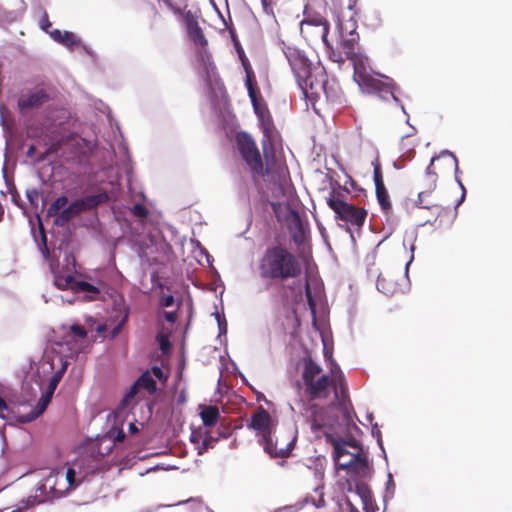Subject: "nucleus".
<instances>
[{"label":"nucleus","instance_id":"1","mask_svg":"<svg viewBox=\"0 0 512 512\" xmlns=\"http://www.w3.org/2000/svg\"><path fill=\"white\" fill-rule=\"evenodd\" d=\"M254 112L257 115L260 127L263 133L261 140L263 158L256 145L254 139L246 132H239L236 134L237 149L249 167L253 179L265 178L271 176L274 178V173H278L276 168V158L274 151V142L277 137V129L274 125L272 115L265 103H261V93L249 96Z\"/></svg>","mask_w":512,"mask_h":512},{"label":"nucleus","instance_id":"2","mask_svg":"<svg viewBox=\"0 0 512 512\" xmlns=\"http://www.w3.org/2000/svg\"><path fill=\"white\" fill-rule=\"evenodd\" d=\"M359 34L340 36V47L343 50L345 58L350 60L354 68V80L357 84L366 89L369 93H379L385 98L390 95L394 100L397 98L394 94V83L384 82L371 73L368 58L359 52Z\"/></svg>","mask_w":512,"mask_h":512},{"label":"nucleus","instance_id":"3","mask_svg":"<svg viewBox=\"0 0 512 512\" xmlns=\"http://www.w3.org/2000/svg\"><path fill=\"white\" fill-rule=\"evenodd\" d=\"M258 272L265 281L283 282L299 277L302 265L294 253L278 244L266 248L258 261Z\"/></svg>","mask_w":512,"mask_h":512},{"label":"nucleus","instance_id":"4","mask_svg":"<svg viewBox=\"0 0 512 512\" xmlns=\"http://www.w3.org/2000/svg\"><path fill=\"white\" fill-rule=\"evenodd\" d=\"M322 367L311 358L305 360L303 365L302 379L305 385V392L311 400L326 399L330 394V389H337L340 383L346 385L344 376L340 368L333 364L331 373L333 377L322 374Z\"/></svg>","mask_w":512,"mask_h":512},{"label":"nucleus","instance_id":"5","mask_svg":"<svg viewBox=\"0 0 512 512\" xmlns=\"http://www.w3.org/2000/svg\"><path fill=\"white\" fill-rule=\"evenodd\" d=\"M326 6L325 0H312L306 3L304 19L300 25L301 34L305 39L326 42L330 30L329 22L323 15Z\"/></svg>","mask_w":512,"mask_h":512},{"label":"nucleus","instance_id":"6","mask_svg":"<svg viewBox=\"0 0 512 512\" xmlns=\"http://www.w3.org/2000/svg\"><path fill=\"white\" fill-rule=\"evenodd\" d=\"M326 441L333 446V457L339 469L346 470L348 473H353L356 475L366 474L369 468V462L367 456L364 453L349 452L346 449V440L334 437L330 434L326 435Z\"/></svg>","mask_w":512,"mask_h":512},{"label":"nucleus","instance_id":"7","mask_svg":"<svg viewBox=\"0 0 512 512\" xmlns=\"http://www.w3.org/2000/svg\"><path fill=\"white\" fill-rule=\"evenodd\" d=\"M329 208L335 213L337 220L360 230L366 221L367 210L345 201V196L341 192L332 189L326 198Z\"/></svg>","mask_w":512,"mask_h":512},{"label":"nucleus","instance_id":"8","mask_svg":"<svg viewBox=\"0 0 512 512\" xmlns=\"http://www.w3.org/2000/svg\"><path fill=\"white\" fill-rule=\"evenodd\" d=\"M315 79L309 82L308 88L304 91V95L311 99H320L324 96L329 102H340L342 99V90L335 80H329L325 68L316 66Z\"/></svg>","mask_w":512,"mask_h":512},{"label":"nucleus","instance_id":"9","mask_svg":"<svg viewBox=\"0 0 512 512\" xmlns=\"http://www.w3.org/2000/svg\"><path fill=\"white\" fill-rule=\"evenodd\" d=\"M283 52L293 71L298 86L302 92L306 91L309 82H313L315 79L314 72L317 65H314L302 51L295 47L285 46Z\"/></svg>","mask_w":512,"mask_h":512},{"label":"nucleus","instance_id":"10","mask_svg":"<svg viewBox=\"0 0 512 512\" xmlns=\"http://www.w3.org/2000/svg\"><path fill=\"white\" fill-rule=\"evenodd\" d=\"M108 200L109 196L105 191L75 200L61 211L59 216L55 219V224L63 226L81 212L96 208L100 204L106 203Z\"/></svg>","mask_w":512,"mask_h":512},{"label":"nucleus","instance_id":"11","mask_svg":"<svg viewBox=\"0 0 512 512\" xmlns=\"http://www.w3.org/2000/svg\"><path fill=\"white\" fill-rule=\"evenodd\" d=\"M458 169V159L450 151L444 150L438 156L432 157L426 169V177L427 181L430 182V188H436L439 174L457 172Z\"/></svg>","mask_w":512,"mask_h":512},{"label":"nucleus","instance_id":"12","mask_svg":"<svg viewBox=\"0 0 512 512\" xmlns=\"http://www.w3.org/2000/svg\"><path fill=\"white\" fill-rule=\"evenodd\" d=\"M54 88L50 86H38L21 93L17 100V107L21 114L38 109L53 99Z\"/></svg>","mask_w":512,"mask_h":512},{"label":"nucleus","instance_id":"13","mask_svg":"<svg viewBox=\"0 0 512 512\" xmlns=\"http://www.w3.org/2000/svg\"><path fill=\"white\" fill-rule=\"evenodd\" d=\"M184 24L190 41L197 47L205 48L208 45V40L199 26L197 16L190 10L184 13Z\"/></svg>","mask_w":512,"mask_h":512},{"label":"nucleus","instance_id":"14","mask_svg":"<svg viewBox=\"0 0 512 512\" xmlns=\"http://www.w3.org/2000/svg\"><path fill=\"white\" fill-rule=\"evenodd\" d=\"M155 378L161 382H165L167 380V375L164 374L160 367L153 366L150 370H146L141 374V376L136 380L137 385L140 386L141 389L147 391L150 395H153L157 391Z\"/></svg>","mask_w":512,"mask_h":512},{"label":"nucleus","instance_id":"15","mask_svg":"<svg viewBox=\"0 0 512 512\" xmlns=\"http://www.w3.org/2000/svg\"><path fill=\"white\" fill-rule=\"evenodd\" d=\"M59 382L56 379H49V383L46 391L42 394L40 399L38 400L34 409L26 416L23 417V422H30L39 417L47 408L50 403L53 394L58 386Z\"/></svg>","mask_w":512,"mask_h":512},{"label":"nucleus","instance_id":"16","mask_svg":"<svg viewBox=\"0 0 512 512\" xmlns=\"http://www.w3.org/2000/svg\"><path fill=\"white\" fill-rule=\"evenodd\" d=\"M377 289L386 296H393L402 291V285L392 271H385L378 275Z\"/></svg>","mask_w":512,"mask_h":512},{"label":"nucleus","instance_id":"17","mask_svg":"<svg viewBox=\"0 0 512 512\" xmlns=\"http://www.w3.org/2000/svg\"><path fill=\"white\" fill-rule=\"evenodd\" d=\"M249 428L255 430L259 435L265 436L271 434V416L263 407H260L251 416Z\"/></svg>","mask_w":512,"mask_h":512},{"label":"nucleus","instance_id":"18","mask_svg":"<svg viewBox=\"0 0 512 512\" xmlns=\"http://www.w3.org/2000/svg\"><path fill=\"white\" fill-rule=\"evenodd\" d=\"M335 399L345 421L347 423L353 422V417L356 416V414L349 400L346 385L340 383V392H338V389H335Z\"/></svg>","mask_w":512,"mask_h":512},{"label":"nucleus","instance_id":"19","mask_svg":"<svg viewBox=\"0 0 512 512\" xmlns=\"http://www.w3.org/2000/svg\"><path fill=\"white\" fill-rule=\"evenodd\" d=\"M435 188H430V182L427 181V189L418 193L416 205L419 208L434 210L437 215L443 210V206L433 197L432 193Z\"/></svg>","mask_w":512,"mask_h":512},{"label":"nucleus","instance_id":"20","mask_svg":"<svg viewBox=\"0 0 512 512\" xmlns=\"http://www.w3.org/2000/svg\"><path fill=\"white\" fill-rule=\"evenodd\" d=\"M49 34L54 41L62 44L69 50H75L81 46V39L73 32L54 29Z\"/></svg>","mask_w":512,"mask_h":512},{"label":"nucleus","instance_id":"21","mask_svg":"<svg viewBox=\"0 0 512 512\" xmlns=\"http://www.w3.org/2000/svg\"><path fill=\"white\" fill-rule=\"evenodd\" d=\"M260 442L264 451L272 458H285L290 454L289 447H277V439L273 440L272 433L262 436Z\"/></svg>","mask_w":512,"mask_h":512},{"label":"nucleus","instance_id":"22","mask_svg":"<svg viewBox=\"0 0 512 512\" xmlns=\"http://www.w3.org/2000/svg\"><path fill=\"white\" fill-rule=\"evenodd\" d=\"M240 57H241L242 66L244 68L245 75H246L245 84H246V88L248 91V95L252 96L254 94H260V90L257 85V80L255 77V73L251 67L249 60L245 56L240 55Z\"/></svg>","mask_w":512,"mask_h":512},{"label":"nucleus","instance_id":"23","mask_svg":"<svg viewBox=\"0 0 512 512\" xmlns=\"http://www.w3.org/2000/svg\"><path fill=\"white\" fill-rule=\"evenodd\" d=\"M53 275L54 284L58 289H70L73 291L74 284L76 283V278L73 276L72 272L68 274H63L58 270H53Z\"/></svg>","mask_w":512,"mask_h":512},{"label":"nucleus","instance_id":"24","mask_svg":"<svg viewBox=\"0 0 512 512\" xmlns=\"http://www.w3.org/2000/svg\"><path fill=\"white\" fill-rule=\"evenodd\" d=\"M201 419H202V422L205 426H214L219 417H220V413H219V409L217 406H207L205 407L202 411H201Z\"/></svg>","mask_w":512,"mask_h":512},{"label":"nucleus","instance_id":"25","mask_svg":"<svg viewBox=\"0 0 512 512\" xmlns=\"http://www.w3.org/2000/svg\"><path fill=\"white\" fill-rule=\"evenodd\" d=\"M73 292H85L88 293V299L89 300H95L97 298V295L100 293V288L90 284L86 281H77L74 284Z\"/></svg>","mask_w":512,"mask_h":512},{"label":"nucleus","instance_id":"26","mask_svg":"<svg viewBox=\"0 0 512 512\" xmlns=\"http://www.w3.org/2000/svg\"><path fill=\"white\" fill-rule=\"evenodd\" d=\"M357 27H358L357 21L354 20L353 18L346 20V21L339 19L338 23H337V28H338L340 36H348L351 34H358Z\"/></svg>","mask_w":512,"mask_h":512},{"label":"nucleus","instance_id":"27","mask_svg":"<svg viewBox=\"0 0 512 512\" xmlns=\"http://www.w3.org/2000/svg\"><path fill=\"white\" fill-rule=\"evenodd\" d=\"M375 188H376V197H377L378 203H379L381 209L387 213L392 207L388 191H387L385 185L378 186Z\"/></svg>","mask_w":512,"mask_h":512},{"label":"nucleus","instance_id":"28","mask_svg":"<svg viewBox=\"0 0 512 512\" xmlns=\"http://www.w3.org/2000/svg\"><path fill=\"white\" fill-rule=\"evenodd\" d=\"M68 204V198L66 196H60L50 205L47 210V215L50 217H58L63 209Z\"/></svg>","mask_w":512,"mask_h":512},{"label":"nucleus","instance_id":"29","mask_svg":"<svg viewBox=\"0 0 512 512\" xmlns=\"http://www.w3.org/2000/svg\"><path fill=\"white\" fill-rule=\"evenodd\" d=\"M323 44L325 45V47L327 49V53H328L330 60H332L333 62H336L338 64L344 63L345 58L343 57V54H344L343 50L342 51L336 50L332 46V44L329 42L328 37H326V42H323Z\"/></svg>","mask_w":512,"mask_h":512},{"label":"nucleus","instance_id":"30","mask_svg":"<svg viewBox=\"0 0 512 512\" xmlns=\"http://www.w3.org/2000/svg\"><path fill=\"white\" fill-rule=\"evenodd\" d=\"M372 165H373V176H374L373 178H374L375 187L384 186L385 184H384L381 164H380L379 160L375 159L372 162Z\"/></svg>","mask_w":512,"mask_h":512},{"label":"nucleus","instance_id":"31","mask_svg":"<svg viewBox=\"0 0 512 512\" xmlns=\"http://www.w3.org/2000/svg\"><path fill=\"white\" fill-rule=\"evenodd\" d=\"M140 389V386L137 385V381H135V383L130 387L128 392L124 395L122 404L124 406H128L134 400L135 396L137 395Z\"/></svg>","mask_w":512,"mask_h":512},{"label":"nucleus","instance_id":"32","mask_svg":"<svg viewBox=\"0 0 512 512\" xmlns=\"http://www.w3.org/2000/svg\"><path fill=\"white\" fill-rule=\"evenodd\" d=\"M215 441H216V439L213 438L212 436L205 437L203 439V441L201 442V444L197 446L198 454L202 455L205 452H207L210 448L213 447Z\"/></svg>","mask_w":512,"mask_h":512},{"label":"nucleus","instance_id":"33","mask_svg":"<svg viewBox=\"0 0 512 512\" xmlns=\"http://www.w3.org/2000/svg\"><path fill=\"white\" fill-rule=\"evenodd\" d=\"M66 481L69 488H74L79 485L80 481L76 480V472L73 468H68L65 474Z\"/></svg>","mask_w":512,"mask_h":512},{"label":"nucleus","instance_id":"34","mask_svg":"<svg viewBox=\"0 0 512 512\" xmlns=\"http://www.w3.org/2000/svg\"><path fill=\"white\" fill-rule=\"evenodd\" d=\"M132 213L133 215L139 218H146L149 214L148 209L143 204L140 203L134 204L132 208Z\"/></svg>","mask_w":512,"mask_h":512},{"label":"nucleus","instance_id":"35","mask_svg":"<svg viewBox=\"0 0 512 512\" xmlns=\"http://www.w3.org/2000/svg\"><path fill=\"white\" fill-rule=\"evenodd\" d=\"M305 296H306L307 303H308L311 311L313 313H315L316 303H315V300L313 298V295H312V292H311V288H310V284H309L308 281H306V283H305Z\"/></svg>","mask_w":512,"mask_h":512},{"label":"nucleus","instance_id":"36","mask_svg":"<svg viewBox=\"0 0 512 512\" xmlns=\"http://www.w3.org/2000/svg\"><path fill=\"white\" fill-rule=\"evenodd\" d=\"M157 341L159 342L160 349L163 353L167 352L170 349V342L167 336L159 334L157 336Z\"/></svg>","mask_w":512,"mask_h":512},{"label":"nucleus","instance_id":"37","mask_svg":"<svg viewBox=\"0 0 512 512\" xmlns=\"http://www.w3.org/2000/svg\"><path fill=\"white\" fill-rule=\"evenodd\" d=\"M71 332L77 336L78 338L85 339L87 337V331L85 328L81 325H72L71 326Z\"/></svg>","mask_w":512,"mask_h":512},{"label":"nucleus","instance_id":"38","mask_svg":"<svg viewBox=\"0 0 512 512\" xmlns=\"http://www.w3.org/2000/svg\"><path fill=\"white\" fill-rule=\"evenodd\" d=\"M40 27L45 32H48V28L51 27V22L49 21L48 14L46 12H44L42 17H41Z\"/></svg>","mask_w":512,"mask_h":512},{"label":"nucleus","instance_id":"39","mask_svg":"<svg viewBox=\"0 0 512 512\" xmlns=\"http://www.w3.org/2000/svg\"><path fill=\"white\" fill-rule=\"evenodd\" d=\"M174 304V297L172 295H164L161 298L160 305L162 307H170Z\"/></svg>","mask_w":512,"mask_h":512},{"label":"nucleus","instance_id":"40","mask_svg":"<svg viewBox=\"0 0 512 512\" xmlns=\"http://www.w3.org/2000/svg\"><path fill=\"white\" fill-rule=\"evenodd\" d=\"M66 368H67V363H63L62 367L57 370L53 375H52V379H56V381L60 382L65 371H66Z\"/></svg>","mask_w":512,"mask_h":512},{"label":"nucleus","instance_id":"41","mask_svg":"<svg viewBox=\"0 0 512 512\" xmlns=\"http://www.w3.org/2000/svg\"><path fill=\"white\" fill-rule=\"evenodd\" d=\"M310 424H311V429L313 431H318L320 430L322 427H323V424L318 421V419L316 418V416H313L310 420Z\"/></svg>","mask_w":512,"mask_h":512},{"label":"nucleus","instance_id":"42","mask_svg":"<svg viewBox=\"0 0 512 512\" xmlns=\"http://www.w3.org/2000/svg\"><path fill=\"white\" fill-rule=\"evenodd\" d=\"M293 214H294V220H295V223H296V227H297V229L299 231V234L302 236L303 235V228H302V223H301V220L299 218V215L296 212H294Z\"/></svg>","mask_w":512,"mask_h":512},{"label":"nucleus","instance_id":"43","mask_svg":"<svg viewBox=\"0 0 512 512\" xmlns=\"http://www.w3.org/2000/svg\"><path fill=\"white\" fill-rule=\"evenodd\" d=\"M176 313L175 312H165V319L170 322L174 323L176 321Z\"/></svg>","mask_w":512,"mask_h":512},{"label":"nucleus","instance_id":"44","mask_svg":"<svg viewBox=\"0 0 512 512\" xmlns=\"http://www.w3.org/2000/svg\"><path fill=\"white\" fill-rule=\"evenodd\" d=\"M347 446L356 448V449H358L357 452L363 453L362 447L359 445V443L356 440L347 441Z\"/></svg>","mask_w":512,"mask_h":512},{"label":"nucleus","instance_id":"45","mask_svg":"<svg viewBox=\"0 0 512 512\" xmlns=\"http://www.w3.org/2000/svg\"><path fill=\"white\" fill-rule=\"evenodd\" d=\"M126 320H127V315H125V317L118 324V326L113 329V335H116V334L119 333V331L121 330L122 326L125 324Z\"/></svg>","mask_w":512,"mask_h":512},{"label":"nucleus","instance_id":"46","mask_svg":"<svg viewBox=\"0 0 512 512\" xmlns=\"http://www.w3.org/2000/svg\"><path fill=\"white\" fill-rule=\"evenodd\" d=\"M165 3L173 10L174 13L176 14H180L181 13V9L180 8H176L174 7L171 3H170V0H164Z\"/></svg>","mask_w":512,"mask_h":512},{"label":"nucleus","instance_id":"47","mask_svg":"<svg viewBox=\"0 0 512 512\" xmlns=\"http://www.w3.org/2000/svg\"><path fill=\"white\" fill-rule=\"evenodd\" d=\"M261 2H262V5H263L265 11H268V8L271 9V7H270L271 0H261Z\"/></svg>","mask_w":512,"mask_h":512},{"label":"nucleus","instance_id":"48","mask_svg":"<svg viewBox=\"0 0 512 512\" xmlns=\"http://www.w3.org/2000/svg\"><path fill=\"white\" fill-rule=\"evenodd\" d=\"M42 239H43V242H44V250H43V253H44V255H45V256H47V255L49 254V250H48V248H47V246H46V236H45V234H44V233L42 234Z\"/></svg>","mask_w":512,"mask_h":512},{"label":"nucleus","instance_id":"49","mask_svg":"<svg viewBox=\"0 0 512 512\" xmlns=\"http://www.w3.org/2000/svg\"><path fill=\"white\" fill-rule=\"evenodd\" d=\"M7 409H8V406L5 402V400L2 397H0V410H7Z\"/></svg>","mask_w":512,"mask_h":512},{"label":"nucleus","instance_id":"50","mask_svg":"<svg viewBox=\"0 0 512 512\" xmlns=\"http://www.w3.org/2000/svg\"><path fill=\"white\" fill-rule=\"evenodd\" d=\"M129 431H130L131 433H136V432L138 431V428H137L136 424H134V423H130V424H129Z\"/></svg>","mask_w":512,"mask_h":512},{"label":"nucleus","instance_id":"51","mask_svg":"<svg viewBox=\"0 0 512 512\" xmlns=\"http://www.w3.org/2000/svg\"><path fill=\"white\" fill-rule=\"evenodd\" d=\"M190 439H191V441L193 443H198L199 439H200V435L199 434H192Z\"/></svg>","mask_w":512,"mask_h":512},{"label":"nucleus","instance_id":"52","mask_svg":"<svg viewBox=\"0 0 512 512\" xmlns=\"http://www.w3.org/2000/svg\"><path fill=\"white\" fill-rule=\"evenodd\" d=\"M124 438H125V434H124V432H123V431H121V430H120V431L118 432L117 436H116V439H117L118 441H123V439H124Z\"/></svg>","mask_w":512,"mask_h":512},{"label":"nucleus","instance_id":"53","mask_svg":"<svg viewBox=\"0 0 512 512\" xmlns=\"http://www.w3.org/2000/svg\"><path fill=\"white\" fill-rule=\"evenodd\" d=\"M292 238H293V241H294L295 243H300V242H302V238H301L297 233H295V234L292 236Z\"/></svg>","mask_w":512,"mask_h":512},{"label":"nucleus","instance_id":"54","mask_svg":"<svg viewBox=\"0 0 512 512\" xmlns=\"http://www.w3.org/2000/svg\"><path fill=\"white\" fill-rule=\"evenodd\" d=\"M34 151H35V147L33 145H31L28 150H27V155L28 156H32L34 154Z\"/></svg>","mask_w":512,"mask_h":512},{"label":"nucleus","instance_id":"55","mask_svg":"<svg viewBox=\"0 0 512 512\" xmlns=\"http://www.w3.org/2000/svg\"><path fill=\"white\" fill-rule=\"evenodd\" d=\"M277 447H289L291 449V443L283 445V444H279V441L277 440Z\"/></svg>","mask_w":512,"mask_h":512},{"label":"nucleus","instance_id":"56","mask_svg":"<svg viewBox=\"0 0 512 512\" xmlns=\"http://www.w3.org/2000/svg\"><path fill=\"white\" fill-rule=\"evenodd\" d=\"M3 215H4V209H3L2 205L0 204V221L3 218Z\"/></svg>","mask_w":512,"mask_h":512},{"label":"nucleus","instance_id":"57","mask_svg":"<svg viewBox=\"0 0 512 512\" xmlns=\"http://www.w3.org/2000/svg\"><path fill=\"white\" fill-rule=\"evenodd\" d=\"M372 433H373V435H377L378 439L380 438V431L379 430H375L373 428Z\"/></svg>","mask_w":512,"mask_h":512},{"label":"nucleus","instance_id":"58","mask_svg":"<svg viewBox=\"0 0 512 512\" xmlns=\"http://www.w3.org/2000/svg\"><path fill=\"white\" fill-rule=\"evenodd\" d=\"M219 328H220V330L222 329V323L221 322H219Z\"/></svg>","mask_w":512,"mask_h":512}]
</instances>
